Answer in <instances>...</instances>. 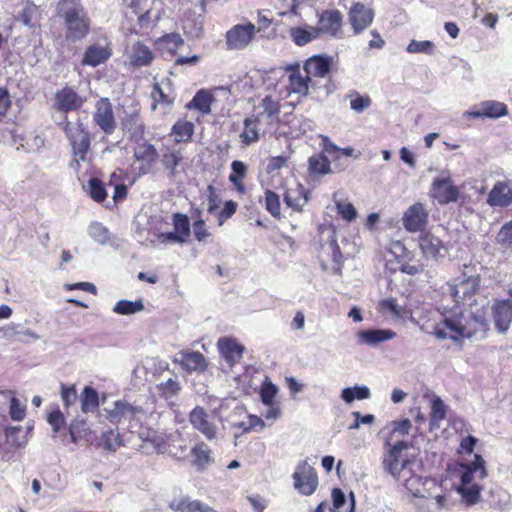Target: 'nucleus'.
Wrapping results in <instances>:
<instances>
[{"label": "nucleus", "instance_id": "nucleus-19", "mask_svg": "<svg viewBox=\"0 0 512 512\" xmlns=\"http://www.w3.org/2000/svg\"><path fill=\"white\" fill-rule=\"evenodd\" d=\"M153 100L152 110H156L159 105L169 108L175 101V94L171 87V81L168 78L155 83L151 92Z\"/></svg>", "mask_w": 512, "mask_h": 512}, {"label": "nucleus", "instance_id": "nucleus-8", "mask_svg": "<svg viewBox=\"0 0 512 512\" xmlns=\"http://www.w3.org/2000/svg\"><path fill=\"white\" fill-rule=\"evenodd\" d=\"M431 194L440 204L456 202L459 199V189L454 185L449 172H443L434 178Z\"/></svg>", "mask_w": 512, "mask_h": 512}, {"label": "nucleus", "instance_id": "nucleus-49", "mask_svg": "<svg viewBox=\"0 0 512 512\" xmlns=\"http://www.w3.org/2000/svg\"><path fill=\"white\" fill-rule=\"evenodd\" d=\"M306 0H280L276 5L280 16L298 15V9L304 5Z\"/></svg>", "mask_w": 512, "mask_h": 512}, {"label": "nucleus", "instance_id": "nucleus-16", "mask_svg": "<svg viewBox=\"0 0 512 512\" xmlns=\"http://www.w3.org/2000/svg\"><path fill=\"white\" fill-rule=\"evenodd\" d=\"M374 12L363 3H355L349 11V22L355 34L361 33L373 22Z\"/></svg>", "mask_w": 512, "mask_h": 512}, {"label": "nucleus", "instance_id": "nucleus-29", "mask_svg": "<svg viewBox=\"0 0 512 512\" xmlns=\"http://www.w3.org/2000/svg\"><path fill=\"white\" fill-rule=\"evenodd\" d=\"M218 346L221 355L228 362L230 366L234 365L239 361L243 354V346L239 345L235 340L232 339H220Z\"/></svg>", "mask_w": 512, "mask_h": 512}, {"label": "nucleus", "instance_id": "nucleus-34", "mask_svg": "<svg viewBox=\"0 0 512 512\" xmlns=\"http://www.w3.org/2000/svg\"><path fill=\"white\" fill-rule=\"evenodd\" d=\"M289 69L292 71L291 74L289 75L290 90L300 95H307L309 90L308 83L311 81V79H308L307 74L305 77H303L299 71L298 66L295 69Z\"/></svg>", "mask_w": 512, "mask_h": 512}, {"label": "nucleus", "instance_id": "nucleus-47", "mask_svg": "<svg viewBox=\"0 0 512 512\" xmlns=\"http://www.w3.org/2000/svg\"><path fill=\"white\" fill-rule=\"evenodd\" d=\"M100 445L108 452H115L122 445L120 433L117 430L104 432L101 437Z\"/></svg>", "mask_w": 512, "mask_h": 512}, {"label": "nucleus", "instance_id": "nucleus-64", "mask_svg": "<svg viewBox=\"0 0 512 512\" xmlns=\"http://www.w3.org/2000/svg\"><path fill=\"white\" fill-rule=\"evenodd\" d=\"M138 24L141 28H148L152 23L159 19V14L153 12L151 8H147L144 13H138Z\"/></svg>", "mask_w": 512, "mask_h": 512}, {"label": "nucleus", "instance_id": "nucleus-54", "mask_svg": "<svg viewBox=\"0 0 512 512\" xmlns=\"http://www.w3.org/2000/svg\"><path fill=\"white\" fill-rule=\"evenodd\" d=\"M89 235L95 242L105 245L109 241V231L101 223L94 222L89 226Z\"/></svg>", "mask_w": 512, "mask_h": 512}, {"label": "nucleus", "instance_id": "nucleus-1", "mask_svg": "<svg viewBox=\"0 0 512 512\" xmlns=\"http://www.w3.org/2000/svg\"><path fill=\"white\" fill-rule=\"evenodd\" d=\"M480 279L478 276H469L457 283L447 284L444 290L446 297L454 302L453 307H444L443 319L434 330L438 339H451L455 342L462 338H470L479 330L486 327L485 319L481 316L472 317V312L466 313L460 302L470 300L479 288Z\"/></svg>", "mask_w": 512, "mask_h": 512}, {"label": "nucleus", "instance_id": "nucleus-5", "mask_svg": "<svg viewBox=\"0 0 512 512\" xmlns=\"http://www.w3.org/2000/svg\"><path fill=\"white\" fill-rule=\"evenodd\" d=\"M64 133L72 147L74 159L71 161V168L79 166L80 161L87 160V154L90 149L91 139L89 132L80 122H67L63 126Z\"/></svg>", "mask_w": 512, "mask_h": 512}, {"label": "nucleus", "instance_id": "nucleus-56", "mask_svg": "<svg viewBox=\"0 0 512 512\" xmlns=\"http://www.w3.org/2000/svg\"><path fill=\"white\" fill-rule=\"evenodd\" d=\"M182 160V156L179 152L173 151L163 155V165L165 169L169 170L170 176L176 174V168Z\"/></svg>", "mask_w": 512, "mask_h": 512}, {"label": "nucleus", "instance_id": "nucleus-4", "mask_svg": "<svg viewBox=\"0 0 512 512\" xmlns=\"http://www.w3.org/2000/svg\"><path fill=\"white\" fill-rule=\"evenodd\" d=\"M407 449L406 442L398 441L389 449L383 459L385 471L397 481H401L413 471V461L404 454Z\"/></svg>", "mask_w": 512, "mask_h": 512}, {"label": "nucleus", "instance_id": "nucleus-14", "mask_svg": "<svg viewBox=\"0 0 512 512\" xmlns=\"http://www.w3.org/2000/svg\"><path fill=\"white\" fill-rule=\"evenodd\" d=\"M126 56L133 67L149 66L154 59L153 51L142 41H135L128 45Z\"/></svg>", "mask_w": 512, "mask_h": 512}, {"label": "nucleus", "instance_id": "nucleus-52", "mask_svg": "<svg viewBox=\"0 0 512 512\" xmlns=\"http://www.w3.org/2000/svg\"><path fill=\"white\" fill-rule=\"evenodd\" d=\"M348 97L350 98V108L357 113H362L371 105V99L369 96H362L356 91L349 94Z\"/></svg>", "mask_w": 512, "mask_h": 512}, {"label": "nucleus", "instance_id": "nucleus-36", "mask_svg": "<svg viewBox=\"0 0 512 512\" xmlns=\"http://www.w3.org/2000/svg\"><path fill=\"white\" fill-rule=\"evenodd\" d=\"M309 172L313 175L323 176L332 172L330 161L323 153L313 155L308 160Z\"/></svg>", "mask_w": 512, "mask_h": 512}, {"label": "nucleus", "instance_id": "nucleus-24", "mask_svg": "<svg viewBox=\"0 0 512 512\" xmlns=\"http://www.w3.org/2000/svg\"><path fill=\"white\" fill-rule=\"evenodd\" d=\"M342 26V14L338 10L324 11L319 18V29L320 33L329 34L331 36H337L341 32Z\"/></svg>", "mask_w": 512, "mask_h": 512}, {"label": "nucleus", "instance_id": "nucleus-41", "mask_svg": "<svg viewBox=\"0 0 512 512\" xmlns=\"http://www.w3.org/2000/svg\"><path fill=\"white\" fill-rule=\"evenodd\" d=\"M481 490L482 487L478 484L457 487V492L461 495L462 502L467 506H472L479 502Z\"/></svg>", "mask_w": 512, "mask_h": 512}, {"label": "nucleus", "instance_id": "nucleus-38", "mask_svg": "<svg viewBox=\"0 0 512 512\" xmlns=\"http://www.w3.org/2000/svg\"><path fill=\"white\" fill-rule=\"evenodd\" d=\"M212 95L206 90H199L193 99L186 105L188 109H197L202 114H208L211 111Z\"/></svg>", "mask_w": 512, "mask_h": 512}, {"label": "nucleus", "instance_id": "nucleus-48", "mask_svg": "<svg viewBox=\"0 0 512 512\" xmlns=\"http://www.w3.org/2000/svg\"><path fill=\"white\" fill-rule=\"evenodd\" d=\"M21 432L19 426L7 427L5 429L6 443L15 448L25 446L28 440L25 435L20 436Z\"/></svg>", "mask_w": 512, "mask_h": 512}, {"label": "nucleus", "instance_id": "nucleus-44", "mask_svg": "<svg viewBox=\"0 0 512 512\" xmlns=\"http://www.w3.org/2000/svg\"><path fill=\"white\" fill-rule=\"evenodd\" d=\"M157 388L160 395L171 402L181 391L180 383L175 378H169L161 382Z\"/></svg>", "mask_w": 512, "mask_h": 512}, {"label": "nucleus", "instance_id": "nucleus-6", "mask_svg": "<svg viewBox=\"0 0 512 512\" xmlns=\"http://www.w3.org/2000/svg\"><path fill=\"white\" fill-rule=\"evenodd\" d=\"M104 411L106 418L113 424L131 423L132 421L139 420V416L144 413L142 407L122 399L114 401Z\"/></svg>", "mask_w": 512, "mask_h": 512}, {"label": "nucleus", "instance_id": "nucleus-28", "mask_svg": "<svg viewBox=\"0 0 512 512\" xmlns=\"http://www.w3.org/2000/svg\"><path fill=\"white\" fill-rule=\"evenodd\" d=\"M396 336L395 332L387 329H370L357 333L358 342L370 346H375L381 342L391 340Z\"/></svg>", "mask_w": 512, "mask_h": 512}, {"label": "nucleus", "instance_id": "nucleus-12", "mask_svg": "<svg viewBox=\"0 0 512 512\" xmlns=\"http://www.w3.org/2000/svg\"><path fill=\"white\" fill-rule=\"evenodd\" d=\"M429 212L422 203L411 205L404 213L402 222L409 232L422 231L428 223Z\"/></svg>", "mask_w": 512, "mask_h": 512}, {"label": "nucleus", "instance_id": "nucleus-23", "mask_svg": "<svg viewBox=\"0 0 512 512\" xmlns=\"http://www.w3.org/2000/svg\"><path fill=\"white\" fill-rule=\"evenodd\" d=\"M419 246L422 253L427 258H443L447 253V249L442 241L431 233H424L420 236Z\"/></svg>", "mask_w": 512, "mask_h": 512}, {"label": "nucleus", "instance_id": "nucleus-58", "mask_svg": "<svg viewBox=\"0 0 512 512\" xmlns=\"http://www.w3.org/2000/svg\"><path fill=\"white\" fill-rule=\"evenodd\" d=\"M265 205L266 209L271 213L274 217L280 216V200L279 196L270 191L267 190L265 193Z\"/></svg>", "mask_w": 512, "mask_h": 512}, {"label": "nucleus", "instance_id": "nucleus-43", "mask_svg": "<svg viewBox=\"0 0 512 512\" xmlns=\"http://www.w3.org/2000/svg\"><path fill=\"white\" fill-rule=\"evenodd\" d=\"M43 5L42 1L39 0H26V7L22 13V21L28 27H34L37 24V15L39 13V7Z\"/></svg>", "mask_w": 512, "mask_h": 512}, {"label": "nucleus", "instance_id": "nucleus-11", "mask_svg": "<svg viewBox=\"0 0 512 512\" xmlns=\"http://www.w3.org/2000/svg\"><path fill=\"white\" fill-rule=\"evenodd\" d=\"M189 421L192 427L207 440L214 441L218 439L219 429L204 408L196 406L189 414Z\"/></svg>", "mask_w": 512, "mask_h": 512}, {"label": "nucleus", "instance_id": "nucleus-21", "mask_svg": "<svg viewBox=\"0 0 512 512\" xmlns=\"http://www.w3.org/2000/svg\"><path fill=\"white\" fill-rule=\"evenodd\" d=\"M263 124V115H251L243 121V131L239 138L244 146H250L260 139L261 126Z\"/></svg>", "mask_w": 512, "mask_h": 512}, {"label": "nucleus", "instance_id": "nucleus-57", "mask_svg": "<svg viewBox=\"0 0 512 512\" xmlns=\"http://www.w3.org/2000/svg\"><path fill=\"white\" fill-rule=\"evenodd\" d=\"M171 508L180 512H197L201 508V502L185 498L177 503L173 502Z\"/></svg>", "mask_w": 512, "mask_h": 512}, {"label": "nucleus", "instance_id": "nucleus-63", "mask_svg": "<svg viewBox=\"0 0 512 512\" xmlns=\"http://www.w3.org/2000/svg\"><path fill=\"white\" fill-rule=\"evenodd\" d=\"M78 398L75 385L66 386L61 384V399L66 407L74 405Z\"/></svg>", "mask_w": 512, "mask_h": 512}, {"label": "nucleus", "instance_id": "nucleus-2", "mask_svg": "<svg viewBox=\"0 0 512 512\" xmlns=\"http://www.w3.org/2000/svg\"><path fill=\"white\" fill-rule=\"evenodd\" d=\"M57 14L64 19L66 38L79 41L86 37L90 29V18L80 0H59Z\"/></svg>", "mask_w": 512, "mask_h": 512}, {"label": "nucleus", "instance_id": "nucleus-20", "mask_svg": "<svg viewBox=\"0 0 512 512\" xmlns=\"http://www.w3.org/2000/svg\"><path fill=\"white\" fill-rule=\"evenodd\" d=\"M487 203L492 206L507 207L512 203V181H498L491 189Z\"/></svg>", "mask_w": 512, "mask_h": 512}, {"label": "nucleus", "instance_id": "nucleus-30", "mask_svg": "<svg viewBox=\"0 0 512 512\" xmlns=\"http://www.w3.org/2000/svg\"><path fill=\"white\" fill-rule=\"evenodd\" d=\"M292 41L297 46H304L312 40L318 38L319 29L314 26L292 27L289 30Z\"/></svg>", "mask_w": 512, "mask_h": 512}, {"label": "nucleus", "instance_id": "nucleus-25", "mask_svg": "<svg viewBox=\"0 0 512 512\" xmlns=\"http://www.w3.org/2000/svg\"><path fill=\"white\" fill-rule=\"evenodd\" d=\"M111 56V49L109 46H102L94 44L87 47L84 57L82 59L83 65L96 67L106 62Z\"/></svg>", "mask_w": 512, "mask_h": 512}, {"label": "nucleus", "instance_id": "nucleus-46", "mask_svg": "<svg viewBox=\"0 0 512 512\" xmlns=\"http://www.w3.org/2000/svg\"><path fill=\"white\" fill-rule=\"evenodd\" d=\"M259 108L262 109V111L255 115H263V122L276 116L280 111L279 102L271 96H266L259 104Z\"/></svg>", "mask_w": 512, "mask_h": 512}, {"label": "nucleus", "instance_id": "nucleus-37", "mask_svg": "<svg viewBox=\"0 0 512 512\" xmlns=\"http://www.w3.org/2000/svg\"><path fill=\"white\" fill-rule=\"evenodd\" d=\"M81 410L83 413H92L99 407V397L97 391L90 387H84L80 395Z\"/></svg>", "mask_w": 512, "mask_h": 512}, {"label": "nucleus", "instance_id": "nucleus-45", "mask_svg": "<svg viewBox=\"0 0 512 512\" xmlns=\"http://www.w3.org/2000/svg\"><path fill=\"white\" fill-rule=\"evenodd\" d=\"M480 106L487 118H499L508 113L507 106L502 102L489 100L482 102Z\"/></svg>", "mask_w": 512, "mask_h": 512}, {"label": "nucleus", "instance_id": "nucleus-32", "mask_svg": "<svg viewBox=\"0 0 512 512\" xmlns=\"http://www.w3.org/2000/svg\"><path fill=\"white\" fill-rule=\"evenodd\" d=\"M134 158L151 167L156 162L158 153L154 145L144 141L134 148Z\"/></svg>", "mask_w": 512, "mask_h": 512}, {"label": "nucleus", "instance_id": "nucleus-61", "mask_svg": "<svg viewBox=\"0 0 512 512\" xmlns=\"http://www.w3.org/2000/svg\"><path fill=\"white\" fill-rule=\"evenodd\" d=\"M336 208L342 218L349 222L353 221L357 216V211L351 203L336 201Z\"/></svg>", "mask_w": 512, "mask_h": 512}, {"label": "nucleus", "instance_id": "nucleus-62", "mask_svg": "<svg viewBox=\"0 0 512 512\" xmlns=\"http://www.w3.org/2000/svg\"><path fill=\"white\" fill-rule=\"evenodd\" d=\"M9 414L14 421H22L25 418V407L20 404L16 397L10 398Z\"/></svg>", "mask_w": 512, "mask_h": 512}, {"label": "nucleus", "instance_id": "nucleus-3", "mask_svg": "<svg viewBox=\"0 0 512 512\" xmlns=\"http://www.w3.org/2000/svg\"><path fill=\"white\" fill-rule=\"evenodd\" d=\"M407 449L406 442L398 441L389 449L383 459L385 471L397 481H401L413 471V461L404 454Z\"/></svg>", "mask_w": 512, "mask_h": 512}, {"label": "nucleus", "instance_id": "nucleus-40", "mask_svg": "<svg viewBox=\"0 0 512 512\" xmlns=\"http://www.w3.org/2000/svg\"><path fill=\"white\" fill-rule=\"evenodd\" d=\"M380 305L383 310L391 312L397 318L405 319L413 314L412 306H401L393 298L383 300Z\"/></svg>", "mask_w": 512, "mask_h": 512}, {"label": "nucleus", "instance_id": "nucleus-13", "mask_svg": "<svg viewBox=\"0 0 512 512\" xmlns=\"http://www.w3.org/2000/svg\"><path fill=\"white\" fill-rule=\"evenodd\" d=\"M335 66L334 57L329 55H314L308 58L304 64V70L311 77L324 78Z\"/></svg>", "mask_w": 512, "mask_h": 512}, {"label": "nucleus", "instance_id": "nucleus-39", "mask_svg": "<svg viewBox=\"0 0 512 512\" xmlns=\"http://www.w3.org/2000/svg\"><path fill=\"white\" fill-rule=\"evenodd\" d=\"M184 41L182 37L177 33H171L163 36L158 40V47L162 53H169L170 55L175 54V52L183 46Z\"/></svg>", "mask_w": 512, "mask_h": 512}, {"label": "nucleus", "instance_id": "nucleus-27", "mask_svg": "<svg viewBox=\"0 0 512 512\" xmlns=\"http://www.w3.org/2000/svg\"><path fill=\"white\" fill-rule=\"evenodd\" d=\"M284 201L287 206L295 211H300L308 201L307 192L300 183L294 180L293 186L285 191Z\"/></svg>", "mask_w": 512, "mask_h": 512}, {"label": "nucleus", "instance_id": "nucleus-10", "mask_svg": "<svg viewBox=\"0 0 512 512\" xmlns=\"http://www.w3.org/2000/svg\"><path fill=\"white\" fill-rule=\"evenodd\" d=\"M294 487L303 495H311L318 486V477L314 468L306 461L298 464L294 474Z\"/></svg>", "mask_w": 512, "mask_h": 512}, {"label": "nucleus", "instance_id": "nucleus-18", "mask_svg": "<svg viewBox=\"0 0 512 512\" xmlns=\"http://www.w3.org/2000/svg\"><path fill=\"white\" fill-rule=\"evenodd\" d=\"M83 102V98L74 89L64 87L55 93L54 107L62 112L75 111L83 105Z\"/></svg>", "mask_w": 512, "mask_h": 512}, {"label": "nucleus", "instance_id": "nucleus-51", "mask_svg": "<svg viewBox=\"0 0 512 512\" xmlns=\"http://www.w3.org/2000/svg\"><path fill=\"white\" fill-rule=\"evenodd\" d=\"M406 50L411 54L423 53L426 55H432L435 51V44L429 40H411Z\"/></svg>", "mask_w": 512, "mask_h": 512}, {"label": "nucleus", "instance_id": "nucleus-60", "mask_svg": "<svg viewBox=\"0 0 512 512\" xmlns=\"http://www.w3.org/2000/svg\"><path fill=\"white\" fill-rule=\"evenodd\" d=\"M497 243L503 247L512 245V220L505 223L497 234Z\"/></svg>", "mask_w": 512, "mask_h": 512}, {"label": "nucleus", "instance_id": "nucleus-22", "mask_svg": "<svg viewBox=\"0 0 512 512\" xmlns=\"http://www.w3.org/2000/svg\"><path fill=\"white\" fill-rule=\"evenodd\" d=\"M485 461L480 455H475V460L467 465H462L461 483L459 486L476 485L475 479L482 480L487 476L484 467Z\"/></svg>", "mask_w": 512, "mask_h": 512}, {"label": "nucleus", "instance_id": "nucleus-33", "mask_svg": "<svg viewBox=\"0 0 512 512\" xmlns=\"http://www.w3.org/2000/svg\"><path fill=\"white\" fill-rule=\"evenodd\" d=\"M191 453L194 457V464L198 470H204L213 462L212 451L204 442L195 445Z\"/></svg>", "mask_w": 512, "mask_h": 512}, {"label": "nucleus", "instance_id": "nucleus-53", "mask_svg": "<svg viewBox=\"0 0 512 512\" xmlns=\"http://www.w3.org/2000/svg\"><path fill=\"white\" fill-rule=\"evenodd\" d=\"M174 229L178 236L182 237V241L186 242L190 235V224L187 216L182 214L174 215Z\"/></svg>", "mask_w": 512, "mask_h": 512}, {"label": "nucleus", "instance_id": "nucleus-9", "mask_svg": "<svg viewBox=\"0 0 512 512\" xmlns=\"http://www.w3.org/2000/svg\"><path fill=\"white\" fill-rule=\"evenodd\" d=\"M257 28L254 24H237L226 33V45L230 50H242L254 39Z\"/></svg>", "mask_w": 512, "mask_h": 512}, {"label": "nucleus", "instance_id": "nucleus-55", "mask_svg": "<svg viewBox=\"0 0 512 512\" xmlns=\"http://www.w3.org/2000/svg\"><path fill=\"white\" fill-rule=\"evenodd\" d=\"M89 194L91 198L97 202H102L106 199L107 193L103 183L97 178H91L88 182Z\"/></svg>", "mask_w": 512, "mask_h": 512}, {"label": "nucleus", "instance_id": "nucleus-26", "mask_svg": "<svg viewBox=\"0 0 512 512\" xmlns=\"http://www.w3.org/2000/svg\"><path fill=\"white\" fill-rule=\"evenodd\" d=\"M175 361L188 371H201L206 368L204 356L197 351H181L176 354Z\"/></svg>", "mask_w": 512, "mask_h": 512}, {"label": "nucleus", "instance_id": "nucleus-50", "mask_svg": "<svg viewBox=\"0 0 512 512\" xmlns=\"http://www.w3.org/2000/svg\"><path fill=\"white\" fill-rule=\"evenodd\" d=\"M446 417V406L443 401L436 397L432 401L430 422L432 426H439V423Z\"/></svg>", "mask_w": 512, "mask_h": 512}, {"label": "nucleus", "instance_id": "nucleus-31", "mask_svg": "<svg viewBox=\"0 0 512 512\" xmlns=\"http://www.w3.org/2000/svg\"><path fill=\"white\" fill-rule=\"evenodd\" d=\"M400 482L403 483L405 489L413 497H417V498L425 497V491H426L425 485L428 482L427 479H424L423 477L414 474L412 471L410 475L401 479Z\"/></svg>", "mask_w": 512, "mask_h": 512}, {"label": "nucleus", "instance_id": "nucleus-42", "mask_svg": "<svg viewBox=\"0 0 512 512\" xmlns=\"http://www.w3.org/2000/svg\"><path fill=\"white\" fill-rule=\"evenodd\" d=\"M112 310L119 315L136 314L144 310V303L141 299L136 301L119 300Z\"/></svg>", "mask_w": 512, "mask_h": 512}, {"label": "nucleus", "instance_id": "nucleus-15", "mask_svg": "<svg viewBox=\"0 0 512 512\" xmlns=\"http://www.w3.org/2000/svg\"><path fill=\"white\" fill-rule=\"evenodd\" d=\"M93 119L106 134H111L114 131L116 122L113 115L112 104L107 98H101L97 101Z\"/></svg>", "mask_w": 512, "mask_h": 512}, {"label": "nucleus", "instance_id": "nucleus-35", "mask_svg": "<svg viewBox=\"0 0 512 512\" xmlns=\"http://www.w3.org/2000/svg\"><path fill=\"white\" fill-rule=\"evenodd\" d=\"M194 134V124L190 121L179 120L171 130V135L176 143L188 142Z\"/></svg>", "mask_w": 512, "mask_h": 512}, {"label": "nucleus", "instance_id": "nucleus-17", "mask_svg": "<svg viewBox=\"0 0 512 512\" xmlns=\"http://www.w3.org/2000/svg\"><path fill=\"white\" fill-rule=\"evenodd\" d=\"M496 329L504 333L512 323V299L496 300L492 306Z\"/></svg>", "mask_w": 512, "mask_h": 512}, {"label": "nucleus", "instance_id": "nucleus-59", "mask_svg": "<svg viewBox=\"0 0 512 512\" xmlns=\"http://www.w3.org/2000/svg\"><path fill=\"white\" fill-rule=\"evenodd\" d=\"M87 430V424L84 419H75L69 425V434L71 441L77 443L78 438H81L83 433Z\"/></svg>", "mask_w": 512, "mask_h": 512}, {"label": "nucleus", "instance_id": "nucleus-7", "mask_svg": "<svg viewBox=\"0 0 512 512\" xmlns=\"http://www.w3.org/2000/svg\"><path fill=\"white\" fill-rule=\"evenodd\" d=\"M232 429L240 431L235 433V437L249 433L253 428L259 427L262 430L265 427L264 421L252 414H247L245 408L241 405H236L231 415L226 418Z\"/></svg>", "mask_w": 512, "mask_h": 512}]
</instances>
